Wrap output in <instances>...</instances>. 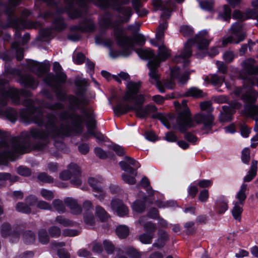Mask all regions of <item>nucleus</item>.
<instances>
[{
    "label": "nucleus",
    "mask_w": 258,
    "mask_h": 258,
    "mask_svg": "<svg viewBox=\"0 0 258 258\" xmlns=\"http://www.w3.org/2000/svg\"><path fill=\"white\" fill-rule=\"evenodd\" d=\"M0 118L15 122L19 118V120L25 123H35L38 125H45L48 130L49 128L54 133H46L37 129H31L30 133L23 132L19 137L12 138L8 142L0 143V148L5 156L13 160L14 156L18 153L27 152L29 146L30 137L45 140L49 137H53L58 134L56 132L55 116L54 114H47L44 116L43 114H0Z\"/></svg>",
    "instance_id": "1"
},
{
    "label": "nucleus",
    "mask_w": 258,
    "mask_h": 258,
    "mask_svg": "<svg viewBox=\"0 0 258 258\" xmlns=\"http://www.w3.org/2000/svg\"><path fill=\"white\" fill-rule=\"evenodd\" d=\"M129 0H64L66 6L64 8L56 7V13L58 14L66 12L72 19H76L81 16L79 10L76 8V6L84 7L87 2H92L97 6L101 8L111 7L118 11L122 15V19L113 21L111 15L108 14L104 15L100 20L101 25L107 28H113V34L117 44L122 45H132L133 41L131 38L123 34V29L121 24L127 22L130 19L133 11L130 7L120 6L128 3Z\"/></svg>",
    "instance_id": "2"
},
{
    "label": "nucleus",
    "mask_w": 258,
    "mask_h": 258,
    "mask_svg": "<svg viewBox=\"0 0 258 258\" xmlns=\"http://www.w3.org/2000/svg\"><path fill=\"white\" fill-rule=\"evenodd\" d=\"M153 118H158L168 128L175 123L181 132L195 126V123L202 125V129L208 133L213 125L214 117L211 114H196L193 119L190 114H153Z\"/></svg>",
    "instance_id": "3"
},
{
    "label": "nucleus",
    "mask_w": 258,
    "mask_h": 258,
    "mask_svg": "<svg viewBox=\"0 0 258 258\" xmlns=\"http://www.w3.org/2000/svg\"><path fill=\"white\" fill-rule=\"evenodd\" d=\"M244 72L248 76H244L241 73L240 76L244 80L243 88L237 90L236 93L241 94V98L247 103L245 106L246 113H258V106L253 103V101L258 96V93L254 91L251 86L246 84V82L250 83L249 78H253L250 75H258V66L255 64V61L252 58L245 60L242 63Z\"/></svg>",
    "instance_id": "4"
},
{
    "label": "nucleus",
    "mask_w": 258,
    "mask_h": 258,
    "mask_svg": "<svg viewBox=\"0 0 258 258\" xmlns=\"http://www.w3.org/2000/svg\"><path fill=\"white\" fill-rule=\"evenodd\" d=\"M140 86V82H128L126 85L128 90L123 96V100L117 105L114 110L118 113L139 111L144 101L143 95H137Z\"/></svg>",
    "instance_id": "5"
},
{
    "label": "nucleus",
    "mask_w": 258,
    "mask_h": 258,
    "mask_svg": "<svg viewBox=\"0 0 258 258\" xmlns=\"http://www.w3.org/2000/svg\"><path fill=\"white\" fill-rule=\"evenodd\" d=\"M210 41L208 32L206 30L201 31L194 38L187 41L180 53L174 57V61L176 63L182 62L184 67L187 66L189 62L188 58L191 55L192 53L190 48L191 44H196L199 50H205L208 47Z\"/></svg>",
    "instance_id": "6"
},
{
    "label": "nucleus",
    "mask_w": 258,
    "mask_h": 258,
    "mask_svg": "<svg viewBox=\"0 0 258 258\" xmlns=\"http://www.w3.org/2000/svg\"><path fill=\"white\" fill-rule=\"evenodd\" d=\"M64 116L71 115V122L73 125L78 127V132H82L81 123L85 122L87 132L85 137L89 138L93 136L97 140L102 141L104 140V137L100 132L96 130V120L93 114H61Z\"/></svg>",
    "instance_id": "7"
},
{
    "label": "nucleus",
    "mask_w": 258,
    "mask_h": 258,
    "mask_svg": "<svg viewBox=\"0 0 258 258\" xmlns=\"http://www.w3.org/2000/svg\"><path fill=\"white\" fill-rule=\"evenodd\" d=\"M7 82L6 80L0 77V108L7 104L9 98H11L14 103L18 104L20 102L21 96L26 98L31 96V93L28 90H18L12 87L5 86Z\"/></svg>",
    "instance_id": "8"
},
{
    "label": "nucleus",
    "mask_w": 258,
    "mask_h": 258,
    "mask_svg": "<svg viewBox=\"0 0 258 258\" xmlns=\"http://www.w3.org/2000/svg\"><path fill=\"white\" fill-rule=\"evenodd\" d=\"M231 36L223 39L222 45L225 46L228 43L238 44L246 37V31L241 22H237L233 24L229 30Z\"/></svg>",
    "instance_id": "9"
},
{
    "label": "nucleus",
    "mask_w": 258,
    "mask_h": 258,
    "mask_svg": "<svg viewBox=\"0 0 258 258\" xmlns=\"http://www.w3.org/2000/svg\"><path fill=\"white\" fill-rule=\"evenodd\" d=\"M87 83V80L84 79H78L75 81L76 85L80 88V90L78 94L79 98L72 95L69 97V107L71 110H75L88 103V100L83 95Z\"/></svg>",
    "instance_id": "10"
},
{
    "label": "nucleus",
    "mask_w": 258,
    "mask_h": 258,
    "mask_svg": "<svg viewBox=\"0 0 258 258\" xmlns=\"http://www.w3.org/2000/svg\"><path fill=\"white\" fill-rule=\"evenodd\" d=\"M247 184L245 183L241 184L239 191L235 195L237 201L233 202V207L231 211L232 214L234 219L238 221L241 220V215L243 211L242 207L246 198L245 192L247 190Z\"/></svg>",
    "instance_id": "11"
},
{
    "label": "nucleus",
    "mask_w": 258,
    "mask_h": 258,
    "mask_svg": "<svg viewBox=\"0 0 258 258\" xmlns=\"http://www.w3.org/2000/svg\"><path fill=\"white\" fill-rule=\"evenodd\" d=\"M59 176L64 180L70 179L71 183L77 186L80 185L82 182L80 168L74 163L70 164L68 170L61 172Z\"/></svg>",
    "instance_id": "12"
},
{
    "label": "nucleus",
    "mask_w": 258,
    "mask_h": 258,
    "mask_svg": "<svg viewBox=\"0 0 258 258\" xmlns=\"http://www.w3.org/2000/svg\"><path fill=\"white\" fill-rule=\"evenodd\" d=\"M158 46V56L154 57L155 55L153 52L151 50H144L142 49H137L136 52L139 56L143 59H149L153 58L152 60L158 59L160 62L165 60L170 56L169 50L162 43Z\"/></svg>",
    "instance_id": "13"
},
{
    "label": "nucleus",
    "mask_w": 258,
    "mask_h": 258,
    "mask_svg": "<svg viewBox=\"0 0 258 258\" xmlns=\"http://www.w3.org/2000/svg\"><path fill=\"white\" fill-rule=\"evenodd\" d=\"M160 61L158 59L150 60L148 63V66L150 69L149 75L151 83L155 84L159 91L161 93H164L165 92V89L163 87L162 82L159 81V75L157 70Z\"/></svg>",
    "instance_id": "14"
},
{
    "label": "nucleus",
    "mask_w": 258,
    "mask_h": 258,
    "mask_svg": "<svg viewBox=\"0 0 258 258\" xmlns=\"http://www.w3.org/2000/svg\"><path fill=\"white\" fill-rule=\"evenodd\" d=\"M44 82L48 86L51 87L55 93L57 98L60 100L66 99V94L57 83L54 75L49 73L44 78Z\"/></svg>",
    "instance_id": "15"
},
{
    "label": "nucleus",
    "mask_w": 258,
    "mask_h": 258,
    "mask_svg": "<svg viewBox=\"0 0 258 258\" xmlns=\"http://www.w3.org/2000/svg\"><path fill=\"white\" fill-rule=\"evenodd\" d=\"M153 4L157 9L162 11L161 17L163 19H168L171 14L174 4L171 1L153 0Z\"/></svg>",
    "instance_id": "16"
},
{
    "label": "nucleus",
    "mask_w": 258,
    "mask_h": 258,
    "mask_svg": "<svg viewBox=\"0 0 258 258\" xmlns=\"http://www.w3.org/2000/svg\"><path fill=\"white\" fill-rule=\"evenodd\" d=\"M128 37L131 38L133 41V44L132 45H122L119 44H117L122 48V50L120 53V55L125 57L127 56L130 54L131 53V49L134 48L135 44L140 46H142L145 44L146 41L145 37L141 34H136L134 35L133 36Z\"/></svg>",
    "instance_id": "17"
},
{
    "label": "nucleus",
    "mask_w": 258,
    "mask_h": 258,
    "mask_svg": "<svg viewBox=\"0 0 258 258\" xmlns=\"http://www.w3.org/2000/svg\"><path fill=\"white\" fill-rule=\"evenodd\" d=\"M119 165L124 171L129 172L135 176H137V174L136 169L140 167V165L137 161L128 156H125L122 161L119 162Z\"/></svg>",
    "instance_id": "18"
},
{
    "label": "nucleus",
    "mask_w": 258,
    "mask_h": 258,
    "mask_svg": "<svg viewBox=\"0 0 258 258\" xmlns=\"http://www.w3.org/2000/svg\"><path fill=\"white\" fill-rule=\"evenodd\" d=\"M28 66L31 71L34 73L39 77H42L50 70L48 62L47 63H39L36 61L31 60L28 62Z\"/></svg>",
    "instance_id": "19"
},
{
    "label": "nucleus",
    "mask_w": 258,
    "mask_h": 258,
    "mask_svg": "<svg viewBox=\"0 0 258 258\" xmlns=\"http://www.w3.org/2000/svg\"><path fill=\"white\" fill-rule=\"evenodd\" d=\"M193 71H191L192 72ZM191 71H182L179 67H175L171 69V78L172 79H176L179 84L183 85L185 84L189 78Z\"/></svg>",
    "instance_id": "20"
},
{
    "label": "nucleus",
    "mask_w": 258,
    "mask_h": 258,
    "mask_svg": "<svg viewBox=\"0 0 258 258\" xmlns=\"http://www.w3.org/2000/svg\"><path fill=\"white\" fill-rule=\"evenodd\" d=\"M95 29L94 22L90 19L85 18L81 21L79 25L72 26L71 30L81 32L93 31Z\"/></svg>",
    "instance_id": "21"
},
{
    "label": "nucleus",
    "mask_w": 258,
    "mask_h": 258,
    "mask_svg": "<svg viewBox=\"0 0 258 258\" xmlns=\"http://www.w3.org/2000/svg\"><path fill=\"white\" fill-rule=\"evenodd\" d=\"M102 181V180L93 177L89 178L88 180L89 184L96 192L94 196L100 201H102L105 197V193L101 186Z\"/></svg>",
    "instance_id": "22"
},
{
    "label": "nucleus",
    "mask_w": 258,
    "mask_h": 258,
    "mask_svg": "<svg viewBox=\"0 0 258 258\" xmlns=\"http://www.w3.org/2000/svg\"><path fill=\"white\" fill-rule=\"evenodd\" d=\"M30 15V12L28 10H24L22 11L21 18H17L13 14L10 19H8L9 26L18 28L20 25H23L24 19Z\"/></svg>",
    "instance_id": "23"
},
{
    "label": "nucleus",
    "mask_w": 258,
    "mask_h": 258,
    "mask_svg": "<svg viewBox=\"0 0 258 258\" xmlns=\"http://www.w3.org/2000/svg\"><path fill=\"white\" fill-rule=\"evenodd\" d=\"M111 205L112 209L116 211L118 216L123 217L128 214V209L121 201L118 199L113 200Z\"/></svg>",
    "instance_id": "24"
},
{
    "label": "nucleus",
    "mask_w": 258,
    "mask_h": 258,
    "mask_svg": "<svg viewBox=\"0 0 258 258\" xmlns=\"http://www.w3.org/2000/svg\"><path fill=\"white\" fill-rule=\"evenodd\" d=\"M65 204L69 207L71 213L73 214L78 215L82 212V209L77 202V201L72 198H66L64 200Z\"/></svg>",
    "instance_id": "25"
},
{
    "label": "nucleus",
    "mask_w": 258,
    "mask_h": 258,
    "mask_svg": "<svg viewBox=\"0 0 258 258\" xmlns=\"http://www.w3.org/2000/svg\"><path fill=\"white\" fill-rule=\"evenodd\" d=\"M11 227L10 225L8 223H4L2 227L1 233L3 237H7L8 235H10L11 240L14 242L16 241L20 236V234L17 231H13L12 233H10Z\"/></svg>",
    "instance_id": "26"
},
{
    "label": "nucleus",
    "mask_w": 258,
    "mask_h": 258,
    "mask_svg": "<svg viewBox=\"0 0 258 258\" xmlns=\"http://www.w3.org/2000/svg\"><path fill=\"white\" fill-rule=\"evenodd\" d=\"M228 201L224 196H220L216 201V208L218 214L224 213L228 209Z\"/></svg>",
    "instance_id": "27"
},
{
    "label": "nucleus",
    "mask_w": 258,
    "mask_h": 258,
    "mask_svg": "<svg viewBox=\"0 0 258 258\" xmlns=\"http://www.w3.org/2000/svg\"><path fill=\"white\" fill-rule=\"evenodd\" d=\"M158 238L153 243V246L157 248H161L164 246L165 242L168 240L169 237L167 232L163 230H159L158 231Z\"/></svg>",
    "instance_id": "28"
},
{
    "label": "nucleus",
    "mask_w": 258,
    "mask_h": 258,
    "mask_svg": "<svg viewBox=\"0 0 258 258\" xmlns=\"http://www.w3.org/2000/svg\"><path fill=\"white\" fill-rule=\"evenodd\" d=\"M53 70L55 73V80L57 82L64 83L67 80L66 75L62 71V68L58 62H54Z\"/></svg>",
    "instance_id": "29"
},
{
    "label": "nucleus",
    "mask_w": 258,
    "mask_h": 258,
    "mask_svg": "<svg viewBox=\"0 0 258 258\" xmlns=\"http://www.w3.org/2000/svg\"><path fill=\"white\" fill-rule=\"evenodd\" d=\"M138 223L144 227L145 231L149 232L150 233L154 232L157 228L156 224L152 222L147 221V218L145 216L140 217Z\"/></svg>",
    "instance_id": "30"
},
{
    "label": "nucleus",
    "mask_w": 258,
    "mask_h": 258,
    "mask_svg": "<svg viewBox=\"0 0 258 258\" xmlns=\"http://www.w3.org/2000/svg\"><path fill=\"white\" fill-rule=\"evenodd\" d=\"M20 82L25 86L32 88H35L38 83L34 80L33 77L30 75H22L20 77Z\"/></svg>",
    "instance_id": "31"
},
{
    "label": "nucleus",
    "mask_w": 258,
    "mask_h": 258,
    "mask_svg": "<svg viewBox=\"0 0 258 258\" xmlns=\"http://www.w3.org/2000/svg\"><path fill=\"white\" fill-rule=\"evenodd\" d=\"M20 3V0H9V4H4L6 13L8 15V19H10L14 14L15 7L18 6Z\"/></svg>",
    "instance_id": "32"
},
{
    "label": "nucleus",
    "mask_w": 258,
    "mask_h": 258,
    "mask_svg": "<svg viewBox=\"0 0 258 258\" xmlns=\"http://www.w3.org/2000/svg\"><path fill=\"white\" fill-rule=\"evenodd\" d=\"M257 162L256 160H253L251 163V166L247 174L244 177V182L250 181L256 175Z\"/></svg>",
    "instance_id": "33"
},
{
    "label": "nucleus",
    "mask_w": 258,
    "mask_h": 258,
    "mask_svg": "<svg viewBox=\"0 0 258 258\" xmlns=\"http://www.w3.org/2000/svg\"><path fill=\"white\" fill-rule=\"evenodd\" d=\"M132 3L133 8L139 16L143 17L147 14V11L142 8L141 0H132Z\"/></svg>",
    "instance_id": "34"
},
{
    "label": "nucleus",
    "mask_w": 258,
    "mask_h": 258,
    "mask_svg": "<svg viewBox=\"0 0 258 258\" xmlns=\"http://www.w3.org/2000/svg\"><path fill=\"white\" fill-rule=\"evenodd\" d=\"M167 28V22L165 21L160 23L156 32V38L160 44L163 43V38L164 36V31Z\"/></svg>",
    "instance_id": "35"
},
{
    "label": "nucleus",
    "mask_w": 258,
    "mask_h": 258,
    "mask_svg": "<svg viewBox=\"0 0 258 258\" xmlns=\"http://www.w3.org/2000/svg\"><path fill=\"white\" fill-rule=\"evenodd\" d=\"M55 222L64 227L73 226L75 223L61 216H57L55 219Z\"/></svg>",
    "instance_id": "36"
},
{
    "label": "nucleus",
    "mask_w": 258,
    "mask_h": 258,
    "mask_svg": "<svg viewBox=\"0 0 258 258\" xmlns=\"http://www.w3.org/2000/svg\"><path fill=\"white\" fill-rule=\"evenodd\" d=\"M185 96L200 98L204 96V93L202 90L199 88L197 87H191L185 92Z\"/></svg>",
    "instance_id": "37"
},
{
    "label": "nucleus",
    "mask_w": 258,
    "mask_h": 258,
    "mask_svg": "<svg viewBox=\"0 0 258 258\" xmlns=\"http://www.w3.org/2000/svg\"><path fill=\"white\" fill-rule=\"evenodd\" d=\"M95 212L97 216L101 221H105L109 218V215L106 211L100 206L96 207Z\"/></svg>",
    "instance_id": "38"
},
{
    "label": "nucleus",
    "mask_w": 258,
    "mask_h": 258,
    "mask_svg": "<svg viewBox=\"0 0 258 258\" xmlns=\"http://www.w3.org/2000/svg\"><path fill=\"white\" fill-rule=\"evenodd\" d=\"M84 220L85 223L89 226H93L95 223V218L93 213L90 211H85Z\"/></svg>",
    "instance_id": "39"
},
{
    "label": "nucleus",
    "mask_w": 258,
    "mask_h": 258,
    "mask_svg": "<svg viewBox=\"0 0 258 258\" xmlns=\"http://www.w3.org/2000/svg\"><path fill=\"white\" fill-rule=\"evenodd\" d=\"M117 236L120 238H125L129 234V228L125 225H120L116 229Z\"/></svg>",
    "instance_id": "40"
},
{
    "label": "nucleus",
    "mask_w": 258,
    "mask_h": 258,
    "mask_svg": "<svg viewBox=\"0 0 258 258\" xmlns=\"http://www.w3.org/2000/svg\"><path fill=\"white\" fill-rule=\"evenodd\" d=\"M52 204L55 210L59 213H63L66 212V207L62 201L55 199L53 201Z\"/></svg>",
    "instance_id": "41"
},
{
    "label": "nucleus",
    "mask_w": 258,
    "mask_h": 258,
    "mask_svg": "<svg viewBox=\"0 0 258 258\" xmlns=\"http://www.w3.org/2000/svg\"><path fill=\"white\" fill-rule=\"evenodd\" d=\"M21 44L19 42H14L12 44L13 48L16 49V56L18 60H21L23 57V49L20 47Z\"/></svg>",
    "instance_id": "42"
},
{
    "label": "nucleus",
    "mask_w": 258,
    "mask_h": 258,
    "mask_svg": "<svg viewBox=\"0 0 258 258\" xmlns=\"http://www.w3.org/2000/svg\"><path fill=\"white\" fill-rule=\"evenodd\" d=\"M53 27L54 29L57 31H61L65 28L66 25L60 16H58L55 18L53 21Z\"/></svg>",
    "instance_id": "43"
},
{
    "label": "nucleus",
    "mask_w": 258,
    "mask_h": 258,
    "mask_svg": "<svg viewBox=\"0 0 258 258\" xmlns=\"http://www.w3.org/2000/svg\"><path fill=\"white\" fill-rule=\"evenodd\" d=\"M175 105L177 109V113H190V110L187 106V101L183 100L181 104L179 103H175Z\"/></svg>",
    "instance_id": "44"
},
{
    "label": "nucleus",
    "mask_w": 258,
    "mask_h": 258,
    "mask_svg": "<svg viewBox=\"0 0 258 258\" xmlns=\"http://www.w3.org/2000/svg\"><path fill=\"white\" fill-rule=\"evenodd\" d=\"M153 236V233H143L140 235L139 240L143 244H150L152 243Z\"/></svg>",
    "instance_id": "45"
},
{
    "label": "nucleus",
    "mask_w": 258,
    "mask_h": 258,
    "mask_svg": "<svg viewBox=\"0 0 258 258\" xmlns=\"http://www.w3.org/2000/svg\"><path fill=\"white\" fill-rule=\"evenodd\" d=\"M23 239L27 244L33 243L35 239L34 234L31 231H26L23 234Z\"/></svg>",
    "instance_id": "46"
},
{
    "label": "nucleus",
    "mask_w": 258,
    "mask_h": 258,
    "mask_svg": "<svg viewBox=\"0 0 258 258\" xmlns=\"http://www.w3.org/2000/svg\"><path fill=\"white\" fill-rule=\"evenodd\" d=\"M132 207L133 210L136 212L142 213L144 211L145 209L144 202L137 200L133 203Z\"/></svg>",
    "instance_id": "47"
},
{
    "label": "nucleus",
    "mask_w": 258,
    "mask_h": 258,
    "mask_svg": "<svg viewBox=\"0 0 258 258\" xmlns=\"http://www.w3.org/2000/svg\"><path fill=\"white\" fill-rule=\"evenodd\" d=\"M23 105L28 108L30 113H34L37 111L35 103L31 99H26L23 102Z\"/></svg>",
    "instance_id": "48"
},
{
    "label": "nucleus",
    "mask_w": 258,
    "mask_h": 258,
    "mask_svg": "<svg viewBox=\"0 0 258 258\" xmlns=\"http://www.w3.org/2000/svg\"><path fill=\"white\" fill-rule=\"evenodd\" d=\"M40 194L43 199L48 201L52 200L54 197L52 191L45 188L40 190Z\"/></svg>",
    "instance_id": "49"
},
{
    "label": "nucleus",
    "mask_w": 258,
    "mask_h": 258,
    "mask_svg": "<svg viewBox=\"0 0 258 258\" xmlns=\"http://www.w3.org/2000/svg\"><path fill=\"white\" fill-rule=\"evenodd\" d=\"M231 10L229 6L224 5L223 7V12L219 14V16L225 21H229L231 18Z\"/></svg>",
    "instance_id": "50"
},
{
    "label": "nucleus",
    "mask_w": 258,
    "mask_h": 258,
    "mask_svg": "<svg viewBox=\"0 0 258 258\" xmlns=\"http://www.w3.org/2000/svg\"><path fill=\"white\" fill-rule=\"evenodd\" d=\"M250 12L248 15L242 13L239 11L235 10L233 13V17L235 19H238L242 22V21L250 18Z\"/></svg>",
    "instance_id": "51"
},
{
    "label": "nucleus",
    "mask_w": 258,
    "mask_h": 258,
    "mask_svg": "<svg viewBox=\"0 0 258 258\" xmlns=\"http://www.w3.org/2000/svg\"><path fill=\"white\" fill-rule=\"evenodd\" d=\"M16 209L18 211L24 213L31 212V209L29 206L23 203H18L16 206Z\"/></svg>",
    "instance_id": "52"
},
{
    "label": "nucleus",
    "mask_w": 258,
    "mask_h": 258,
    "mask_svg": "<svg viewBox=\"0 0 258 258\" xmlns=\"http://www.w3.org/2000/svg\"><path fill=\"white\" fill-rule=\"evenodd\" d=\"M136 176L134 174L132 175H128L125 173H123L121 175L122 179L125 183L129 184H134L136 183V180L135 179Z\"/></svg>",
    "instance_id": "53"
},
{
    "label": "nucleus",
    "mask_w": 258,
    "mask_h": 258,
    "mask_svg": "<svg viewBox=\"0 0 258 258\" xmlns=\"http://www.w3.org/2000/svg\"><path fill=\"white\" fill-rule=\"evenodd\" d=\"M241 160L243 163L248 164L250 160V150L249 148H245L242 150Z\"/></svg>",
    "instance_id": "54"
},
{
    "label": "nucleus",
    "mask_w": 258,
    "mask_h": 258,
    "mask_svg": "<svg viewBox=\"0 0 258 258\" xmlns=\"http://www.w3.org/2000/svg\"><path fill=\"white\" fill-rule=\"evenodd\" d=\"M180 33L184 37H189L194 33L193 29L189 26H183L180 28Z\"/></svg>",
    "instance_id": "55"
},
{
    "label": "nucleus",
    "mask_w": 258,
    "mask_h": 258,
    "mask_svg": "<svg viewBox=\"0 0 258 258\" xmlns=\"http://www.w3.org/2000/svg\"><path fill=\"white\" fill-rule=\"evenodd\" d=\"M214 4L213 0H205L200 3V6L203 9L210 11L212 9Z\"/></svg>",
    "instance_id": "56"
},
{
    "label": "nucleus",
    "mask_w": 258,
    "mask_h": 258,
    "mask_svg": "<svg viewBox=\"0 0 258 258\" xmlns=\"http://www.w3.org/2000/svg\"><path fill=\"white\" fill-rule=\"evenodd\" d=\"M85 55L81 53L75 52L73 55L74 61L77 64L82 63L85 60Z\"/></svg>",
    "instance_id": "57"
},
{
    "label": "nucleus",
    "mask_w": 258,
    "mask_h": 258,
    "mask_svg": "<svg viewBox=\"0 0 258 258\" xmlns=\"http://www.w3.org/2000/svg\"><path fill=\"white\" fill-rule=\"evenodd\" d=\"M37 207L40 209L50 211L52 209V207L49 203L42 200H40L37 202Z\"/></svg>",
    "instance_id": "58"
},
{
    "label": "nucleus",
    "mask_w": 258,
    "mask_h": 258,
    "mask_svg": "<svg viewBox=\"0 0 258 258\" xmlns=\"http://www.w3.org/2000/svg\"><path fill=\"white\" fill-rule=\"evenodd\" d=\"M38 178L39 180L46 183L52 182L53 181V178L47 175L45 172H42L38 175Z\"/></svg>",
    "instance_id": "59"
},
{
    "label": "nucleus",
    "mask_w": 258,
    "mask_h": 258,
    "mask_svg": "<svg viewBox=\"0 0 258 258\" xmlns=\"http://www.w3.org/2000/svg\"><path fill=\"white\" fill-rule=\"evenodd\" d=\"M200 107L202 111H205L208 113L212 112L214 111L211 101H205L201 103Z\"/></svg>",
    "instance_id": "60"
},
{
    "label": "nucleus",
    "mask_w": 258,
    "mask_h": 258,
    "mask_svg": "<svg viewBox=\"0 0 258 258\" xmlns=\"http://www.w3.org/2000/svg\"><path fill=\"white\" fill-rule=\"evenodd\" d=\"M224 78L223 77H219L216 74L212 75L211 77V83L214 85H221L224 82Z\"/></svg>",
    "instance_id": "61"
},
{
    "label": "nucleus",
    "mask_w": 258,
    "mask_h": 258,
    "mask_svg": "<svg viewBox=\"0 0 258 258\" xmlns=\"http://www.w3.org/2000/svg\"><path fill=\"white\" fill-rule=\"evenodd\" d=\"M39 239L43 244H46L48 242L49 237L46 230H41L39 232Z\"/></svg>",
    "instance_id": "62"
},
{
    "label": "nucleus",
    "mask_w": 258,
    "mask_h": 258,
    "mask_svg": "<svg viewBox=\"0 0 258 258\" xmlns=\"http://www.w3.org/2000/svg\"><path fill=\"white\" fill-rule=\"evenodd\" d=\"M109 148L114 151L118 155L122 156L124 154V151L123 149L120 146L112 144L109 145Z\"/></svg>",
    "instance_id": "63"
},
{
    "label": "nucleus",
    "mask_w": 258,
    "mask_h": 258,
    "mask_svg": "<svg viewBox=\"0 0 258 258\" xmlns=\"http://www.w3.org/2000/svg\"><path fill=\"white\" fill-rule=\"evenodd\" d=\"M127 253L131 258H141L142 255V253L137 251L132 247L128 248Z\"/></svg>",
    "instance_id": "64"
}]
</instances>
